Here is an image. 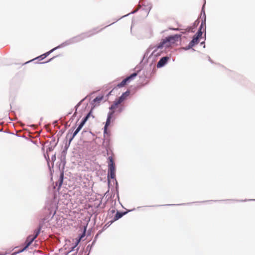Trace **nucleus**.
Returning <instances> with one entry per match:
<instances>
[{
	"label": "nucleus",
	"instance_id": "obj_1",
	"mask_svg": "<svg viewBox=\"0 0 255 255\" xmlns=\"http://www.w3.org/2000/svg\"><path fill=\"white\" fill-rule=\"evenodd\" d=\"M180 35L178 34H175L173 35L168 36L165 38L161 40V42L157 44L156 45L153 46L152 47H150L148 50L151 49H153L150 56L157 57L160 55V52L158 51L159 49H162L164 47L165 48L169 47L172 44L175 43L178 40Z\"/></svg>",
	"mask_w": 255,
	"mask_h": 255
},
{
	"label": "nucleus",
	"instance_id": "obj_2",
	"mask_svg": "<svg viewBox=\"0 0 255 255\" xmlns=\"http://www.w3.org/2000/svg\"><path fill=\"white\" fill-rule=\"evenodd\" d=\"M42 227V223H40L39 224L38 228L34 231V234L29 235L27 237V238L24 242V247L19 252H21L24 251L31 245V244L34 241V240L39 235V234L41 230Z\"/></svg>",
	"mask_w": 255,
	"mask_h": 255
},
{
	"label": "nucleus",
	"instance_id": "obj_3",
	"mask_svg": "<svg viewBox=\"0 0 255 255\" xmlns=\"http://www.w3.org/2000/svg\"><path fill=\"white\" fill-rule=\"evenodd\" d=\"M108 186L110 185V178L112 179H116V166L114 161V159L112 156H109L108 157Z\"/></svg>",
	"mask_w": 255,
	"mask_h": 255
},
{
	"label": "nucleus",
	"instance_id": "obj_4",
	"mask_svg": "<svg viewBox=\"0 0 255 255\" xmlns=\"http://www.w3.org/2000/svg\"><path fill=\"white\" fill-rule=\"evenodd\" d=\"M92 31H89L86 32L82 33L79 35L73 37L71 38L73 44L78 43L83 39L89 37L96 34V32H94Z\"/></svg>",
	"mask_w": 255,
	"mask_h": 255
},
{
	"label": "nucleus",
	"instance_id": "obj_5",
	"mask_svg": "<svg viewBox=\"0 0 255 255\" xmlns=\"http://www.w3.org/2000/svg\"><path fill=\"white\" fill-rule=\"evenodd\" d=\"M115 112L116 111H110L108 113L107 120L104 126V133H107L108 128L110 126L111 123L115 120L114 115Z\"/></svg>",
	"mask_w": 255,
	"mask_h": 255
},
{
	"label": "nucleus",
	"instance_id": "obj_6",
	"mask_svg": "<svg viewBox=\"0 0 255 255\" xmlns=\"http://www.w3.org/2000/svg\"><path fill=\"white\" fill-rule=\"evenodd\" d=\"M203 23H201V24L200 26L199 30H198L197 33L192 38V46L200 42L201 39H203V37H202L203 34Z\"/></svg>",
	"mask_w": 255,
	"mask_h": 255
},
{
	"label": "nucleus",
	"instance_id": "obj_7",
	"mask_svg": "<svg viewBox=\"0 0 255 255\" xmlns=\"http://www.w3.org/2000/svg\"><path fill=\"white\" fill-rule=\"evenodd\" d=\"M137 75V72H134L130 74L129 76L125 78L121 83L118 84V87H123L125 85L129 82L131 80L133 79Z\"/></svg>",
	"mask_w": 255,
	"mask_h": 255
},
{
	"label": "nucleus",
	"instance_id": "obj_8",
	"mask_svg": "<svg viewBox=\"0 0 255 255\" xmlns=\"http://www.w3.org/2000/svg\"><path fill=\"white\" fill-rule=\"evenodd\" d=\"M169 58V57L167 56L161 58L157 63V67L160 68L164 67L167 64Z\"/></svg>",
	"mask_w": 255,
	"mask_h": 255
},
{
	"label": "nucleus",
	"instance_id": "obj_9",
	"mask_svg": "<svg viewBox=\"0 0 255 255\" xmlns=\"http://www.w3.org/2000/svg\"><path fill=\"white\" fill-rule=\"evenodd\" d=\"M71 44H73V42L71 38H70L69 39H67L65 41L63 42L61 44H59L57 46L54 47V49L56 50L58 49L61 48Z\"/></svg>",
	"mask_w": 255,
	"mask_h": 255
},
{
	"label": "nucleus",
	"instance_id": "obj_10",
	"mask_svg": "<svg viewBox=\"0 0 255 255\" xmlns=\"http://www.w3.org/2000/svg\"><path fill=\"white\" fill-rule=\"evenodd\" d=\"M55 50L54 49V48H53V49H51L50 51L37 57L36 58H35V59H39L40 60H41L43 59H44L45 58H46L47 56H48L49 54H50L52 52H53V51H54ZM34 59H32V60H34ZM30 61H31V60L30 61H29L27 62H26L25 63H28V62H30Z\"/></svg>",
	"mask_w": 255,
	"mask_h": 255
},
{
	"label": "nucleus",
	"instance_id": "obj_11",
	"mask_svg": "<svg viewBox=\"0 0 255 255\" xmlns=\"http://www.w3.org/2000/svg\"><path fill=\"white\" fill-rule=\"evenodd\" d=\"M63 179H64V172H63V171H62L60 173L58 181L56 183V185L57 186H58V188H60L61 185H62L63 182Z\"/></svg>",
	"mask_w": 255,
	"mask_h": 255
},
{
	"label": "nucleus",
	"instance_id": "obj_12",
	"mask_svg": "<svg viewBox=\"0 0 255 255\" xmlns=\"http://www.w3.org/2000/svg\"><path fill=\"white\" fill-rule=\"evenodd\" d=\"M127 212L117 211L114 218V221L119 220L124 215H126Z\"/></svg>",
	"mask_w": 255,
	"mask_h": 255
},
{
	"label": "nucleus",
	"instance_id": "obj_13",
	"mask_svg": "<svg viewBox=\"0 0 255 255\" xmlns=\"http://www.w3.org/2000/svg\"><path fill=\"white\" fill-rule=\"evenodd\" d=\"M80 129H79V128H77V129L74 131V132L73 133V134L70 137L69 139V142H68V147L69 146L70 144V143L72 141V140L73 139V138H74V137L77 134V133L80 131Z\"/></svg>",
	"mask_w": 255,
	"mask_h": 255
},
{
	"label": "nucleus",
	"instance_id": "obj_14",
	"mask_svg": "<svg viewBox=\"0 0 255 255\" xmlns=\"http://www.w3.org/2000/svg\"><path fill=\"white\" fill-rule=\"evenodd\" d=\"M130 91L129 90H127L125 92L123 93L122 95L119 97L121 100L124 101L127 98L129 95Z\"/></svg>",
	"mask_w": 255,
	"mask_h": 255
},
{
	"label": "nucleus",
	"instance_id": "obj_15",
	"mask_svg": "<svg viewBox=\"0 0 255 255\" xmlns=\"http://www.w3.org/2000/svg\"><path fill=\"white\" fill-rule=\"evenodd\" d=\"M92 109L90 110V111L87 114V115L84 117V118L82 120V121H83L84 123H86L89 117L91 116L93 118H94V117L92 115Z\"/></svg>",
	"mask_w": 255,
	"mask_h": 255
},
{
	"label": "nucleus",
	"instance_id": "obj_16",
	"mask_svg": "<svg viewBox=\"0 0 255 255\" xmlns=\"http://www.w3.org/2000/svg\"><path fill=\"white\" fill-rule=\"evenodd\" d=\"M86 227H84V230L82 234H80L79 236V239L77 242V244H78L79 242L82 240V239L85 236L86 234Z\"/></svg>",
	"mask_w": 255,
	"mask_h": 255
},
{
	"label": "nucleus",
	"instance_id": "obj_17",
	"mask_svg": "<svg viewBox=\"0 0 255 255\" xmlns=\"http://www.w3.org/2000/svg\"><path fill=\"white\" fill-rule=\"evenodd\" d=\"M118 105H119L114 101L113 104L109 107L110 111H115V109L118 108Z\"/></svg>",
	"mask_w": 255,
	"mask_h": 255
},
{
	"label": "nucleus",
	"instance_id": "obj_18",
	"mask_svg": "<svg viewBox=\"0 0 255 255\" xmlns=\"http://www.w3.org/2000/svg\"><path fill=\"white\" fill-rule=\"evenodd\" d=\"M103 99V96H98L96 97L93 100V102L94 103H100Z\"/></svg>",
	"mask_w": 255,
	"mask_h": 255
},
{
	"label": "nucleus",
	"instance_id": "obj_19",
	"mask_svg": "<svg viewBox=\"0 0 255 255\" xmlns=\"http://www.w3.org/2000/svg\"><path fill=\"white\" fill-rule=\"evenodd\" d=\"M191 49V41L189 42L188 46L186 47H182L180 48L181 50H187Z\"/></svg>",
	"mask_w": 255,
	"mask_h": 255
},
{
	"label": "nucleus",
	"instance_id": "obj_20",
	"mask_svg": "<svg viewBox=\"0 0 255 255\" xmlns=\"http://www.w3.org/2000/svg\"><path fill=\"white\" fill-rule=\"evenodd\" d=\"M103 230H100L98 234L95 236V238H94V239L92 242V245H94L95 243H96V241H97V239L99 236V235L101 234V233L102 232Z\"/></svg>",
	"mask_w": 255,
	"mask_h": 255
},
{
	"label": "nucleus",
	"instance_id": "obj_21",
	"mask_svg": "<svg viewBox=\"0 0 255 255\" xmlns=\"http://www.w3.org/2000/svg\"><path fill=\"white\" fill-rule=\"evenodd\" d=\"M115 181L116 182V187H115L116 191L117 192V196L119 198V185H118V181H117V180L115 179Z\"/></svg>",
	"mask_w": 255,
	"mask_h": 255
},
{
	"label": "nucleus",
	"instance_id": "obj_22",
	"mask_svg": "<svg viewBox=\"0 0 255 255\" xmlns=\"http://www.w3.org/2000/svg\"><path fill=\"white\" fill-rule=\"evenodd\" d=\"M85 100V99H83V100H82L80 102H79L77 105L76 106H75V108H76V111L74 113L73 116L75 115L76 114V113H77V108L79 106H80V105L81 104V103Z\"/></svg>",
	"mask_w": 255,
	"mask_h": 255
},
{
	"label": "nucleus",
	"instance_id": "obj_23",
	"mask_svg": "<svg viewBox=\"0 0 255 255\" xmlns=\"http://www.w3.org/2000/svg\"><path fill=\"white\" fill-rule=\"evenodd\" d=\"M85 124V123L81 121L77 128L81 130Z\"/></svg>",
	"mask_w": 255,
	"mask_h": 255
},
{
	"label": "nucleus",
	"instance_id": "obj_24",
	"mask_svg": "<svg viewBox=\"0 0 255 255\" xmlns=\"http://www.w3.org/2000/svg\"><path fill=\"white\" fill-rule=\"evenodd\" d=\"M94 245H92V244L91 245H89L87 246L86 247V251H88L89 252V253H90V252H91V250L92 249V247Z\"/></svg>",
	"mask_w": 255,
	"mask_h": 255
},
{
	"label": "nucleus",
	"instance_id": "obj_25",
	"mask_svg": "<svg viewBox=\"0 0 255 255\" xmlns=\"http://www.w3.org/2000/svg\"><path fill=\"white\" fill-rule=\"evenodd\" d=\"M115 102H116L118 105H120V104H121L123 101L122 100H121L120 98H119L118 99H116V100L115 101Z\"/></svg>",
	"mask_w": 255,
	"mask_h": 255
},
{
	"label": "nucleus",
	"instance_id": "obj_26",
	"mask_svg": "<svg viewBox=\"0 0 255 255\" xmlns=\"http://www.w3.org/2000/svg\"><path fill=\"white\" fill-rule=\"evenodd\" d=\"M115 102H116L118 105H120V104H121L123 101L122 100H121L120 98H119L118 99H116V100L115 101Z\"/></svg>",
	"mask_w": 255,
	"mask_h": 255
},
{
	"label": "nucleus",
	"instance_id": "obj_27",
	"mask_svg": "<svg viewBox=\"0 0 255 255\" xmlns=\"http://www.w3.org/2000/svg\"><path fill=\"white\" fill-rule=\"evenodd\" d=\"M77 244H77V243H76V245H75L74 246H73V247H71V249H70V250L69 251V252L68 253V254H70V253H71L72 252H73V251L74 250V249H75V248H76V247L77 246Z\"/></svg>",
	"mask_w": 255,
	"mask_h": 255
},
{
	"label": "nucleus",
	"instance_id": "obj_28",
	"mask_svg": "<svg viewBox=\"0 0 255 255\" xmlns=\"http://www.w3.org/2000/svg\"><path fill=\"white\" fill-rule=\"evenodd\" d=\"M57 56H54L53 57H52L51 58H50L49 60L45 62H41L40 63V64H44V63H48L50 61H51L53 59H54L55 57H56Z\"/></svg>",
	"mask_w": 255,
	"mask_h": 255
},
{
	"label": "nucleus",
	"instance_id": "obj_29",
	"mask_svg": "<svg viewBox=\"0 0 255 255\" xmlns=\"http://www.w3.org/2000/svg\"><path fill=\"white\" fill-rule=\"evenodd\" d=\"M110 148L109 147V145H107L106 147V150L107 151V155H109V154H110Z\"/></svg>",
	"mask_w": 255,
	"mask_h": 255
},
{
	"label": "nucleus",
	"instance_id": "obj_30",
	"mask_svg": "<svg viewBox=\"0 0 255 255\" xmlns=\"http://www.w3.org/2000/svg\"><path fill=\"white\" fill-rule=\"evenodd\" d=\"M137 10H138V9H135V10H134V11H133L131 12L130 13H129L123 16V17H126V16H127L128 15H129V14H133V13H135Z\"/></svg>",
	"mask_w": 255,
	"mask_h": 255
},
{
	"label": "nucleus",
	"instance_id": "obj_31",
	"mask_svg": "<svg viewBox=\"0 0 255 255\" xmlns=\"http://www.w3.org/2000/svg\"><path fill=\"white\" fill-rule=\"evenodd\" d=\"M124 108L123 107H121L119 108L118 112L119 113H121V112H122L124 111Z\"/></svg>",
	"mask_w": 255,
	"mask_h": 255
},
{
	"label": "nucleus",
	"instance_id": "obj_32",
	"mask_svg": "<svg viewBox=\"0 0 255 255\" xmlns=\"http://www.w3.org/2000/svg\"><path fill=\"white\" fill-rule=\"evenodd\" d=\"M54 148V147H52V146L49 147L47 149V151H51L53 150Z\"/></svg>",
	"mask_w": 255,
	"mask_h": 255
},
{
	"label": "nucleus",
	"instance_id": "obj_33",
	"mask_svg": "<svg viewBox=\"0 0 255 255\" xmlns=\"http://www.w3.org/2000/svg\"><path fill=\"white\" fill-rule=\"evenodd\" d=\"M51 160L53 162L56 160V155H55V154L52 155V156L51 157Z\"/></svg>",
	"mask_w": 255,
	"mask_h": 255
},
{
	"label": "nucleus",
	"instance_id": "obj_34",
	"mask_svg": "<svg viewBox=\"0 0 255 255\" xmlns=\"http://www.w3.org/2000/svg\"><path fill=\"white\" fill-rule=\"evenodd\" d=\"M102 29H100V31H101ZM92 30H93V32H96V33H98L99 31H99H97V28H94V29L91 30V31H92Z\"/></svg>",
	"mask_w": 255,
	"mask_h": 255
},
{
	"label": "nucleus",
	"instance_id": "obj_35",
	"mask_svg": "<svg viewBox=\"0 0 255 255\" xmlns=\"http://www.w3.org/2000/svg\"><path fill=\"white\" fill-rule=\"evenodd\" d=\"M199 23V21H198L197 20H196L194 23V26H195L196 25H197Z\"/></svg>",
	"mask_w": 255,
	"mask_h": 255
},
{
	"label": "nucleus",
	"instance_id": "obj_36",
	"mask_svg": "<svg viewBox=\"0 0 255 255\" xmlns=\"http://www.w3.org/2000/svg\"><path fill=\"white\" fill-rule=\"evenodd\" d=\"M182 204H167L166 206H175V205H181Z\"/></svg>",
	"mask_w": 255,
	"mask_h": 255
},
{
	"label": "nucleus",
	"instance_id": "obj_37",
	"mask_svg": "<svg viewBox=\"0 0 255 255\" xmlns=\"http://www.w3.org/2000/svg\"><path fill=\"white\" fill-rule=\"evenodd\" d=\"M68 143H66V144H65V148L67 149L69 146L68 147Z\"/></svg>",
	"mask_w": 255,
	"mask_h": 255
},
{
	"label": "nucleus",
	"instance_id": "obj_38",
	"mask_svg": "<svg viewBox=\"0 0 255 255\" xmlns=\"http://www.w3.org/2000/svg\"><path fill=\"white\" fill-rule=\"evenodd\" d=\"M107 227H108L107 225V224H106V225H105L104 226V227H103V230L106 229L107 228Z\"/></svg>",
	"mask_w": 255,
	"mask_h": 255
},
{
	"label": "nucleus",
	"instance_id": "obj_39",
	"mask_svg": "<svg viewBox=\"0 0 255 255\" xmlns=\"http://www.w3.org/2000/svg\"><path fill=\"white\" fill-rule=\"evenodd\" d=\"M112 91H110L109 94H108V96L110 95L111 94V93H112Z\"/></svg>",
	"mask_w": 255,
	"mask_h": 255
},
{
	"label": "nucleus",
	"instance_id": "obj_40",
	"mask_svg": "<svg viewBox=\"0 0 255 255\" xmlns=\"http://www.w3.org/2000/svg\"><path fill=\"white\" fill-rule=\"evenodd\" d=\"M77 255V252H76V253H74V254H72V255Z\"/></svg>",
	"mask_w": 255,
	"mask_h": 255
},
{
	"label": "nucleus",
	"instance_id": "obj_41",
	"mask_svg": "<svg viewBox=\"0 0 255 255\" xmlns=\"http://www.w3.org/2000/svg\"><path fill=\"white\" fill-rule=\"evenodd\" d=\"M122 17H123L122 16V17H121V18H118V19H117V20H116V21H118V20H120V19L122 18Z\"/></svg>",
	"mask_w": 255,
	"mask_h": 255
},
{
	"label": "nucleus",
	"instance_id": "obj_42",
	"mask_svg": "<svg viewBox=\"0 0 255 255\" xmlns=\"http://www.w3.org/2000/svg\"><path fill=\"white\" fill-rule=\"evenodd\" d=\"M122 17H123L122 16V17H121V18H118V19H117V20H116V21H118V20H120V19L122 18Z\"/></svg>",
	"mask_w": 255,
	"mask_h": 255
},
{
	"label": "nucleus",
	"instance_id": "obj_43",
	"mask_svg": "<svg viewBox=\"0 0 255 255\" xmlns=\"http://www.w3.org/2000/svg\"><path fill=\"white\" fill-rule=\"evenodd\" d=\"M122 17H123L122 16V17H121V18H118V19H117V20H116V21H118V20H120V19L122 18Z\"/></svg>",
	"mask_w": 255,
	"mask_h": 255
},
{
	"label": "nucleus",
	"instance_id": "obj_44",
	"mask_svg": "<svg viewBox=\"0 0 255 255\" xmlns=\"http://www.w3.org/2000/svg\"><path fill=\"white\" fill-rule=\"evenodd\" d=\"M134 210V209H132V210H129L128 212H130V211H133Z\"/></svg>",
	"mask_w": 255,
	"mask_h": 255
},
{
	"label": "nucleus",
	"instance_id": "obj_45",
	"mask_svg": "<svg viewBox=\"0 0 255 255\" xmlns=\"http://www.w3.org/2000/svg\"><path fill=\"white\" fill-rule=\"evenodd\" d=\"M150 8H151V7H150V8H149V10L147 11V14H148L149 11V10H150Z\"/></svg>",
	"mask_w": 255,
	"mask_h": 255
},
{
	"label": "nucleus",
	"instance_id": "obj_46",
	"mask_svg": "<svg viewBox=\"0 0 255 255\" xmlns=\"http://www.w3.org/2000/svg\"><path fill=\"white\" fill-rule=\"evenodd\" d=\"M63 162H64V163H63V166H64V165H65V161H63Z\"/></svg>",
	"mask_w": 255,
	"mask_h": 255
},
{
	"label": "nucleus",
	"instance_id": "obj_47",
	"mask_svg": "<svg viewBox=\"0 0 255 255\" xmlns=\"http://www.w3.org/2000/svg\"><path fill=\"white\" fill-rule=\"evenodd\" d=\"M82 255V253H81V252L79 253V255Z\"/></svg>",
	"mask_w": 255,
	"mask_h": 255
},
{
	"label": "nucleus",
	"instance_id": "obj_48",
	"mask_svg": "<svg viewBox=\"0 0 255 255\" xmlns=\"http://www.w3.org/2000/svg\"><path fill=\"white\" fill-rule=\"evenodd\" d=\"M203 43H204V41H202V42H201V44H202Z\"/></svg>",
	"mask_w": 255,
	"mask_h": 255
},
{
	"label": "nucleus",
	"instance_id": "obj_49",
	"mask_svg": "<svg viewBox=\"0 0 255 255\" xmlns=\"http://www.w3.org/2000/svg\"><path fill=\"white\" fill-rule=\"evenodd\" d=\"M2 131V129L1 128V129H0V132H1Z\"/></svg>",
	"mask_w": 255,
	"mask_h": 255
},
{
	"label": "nucleus",
	"instance_id": "obj_50",
	"mask_svg": "<svg viewBox=\"0 0 255 255\" xmlns=\"http://www.w3.org/2000/svg\"><path fill=\"white\" fill-rule=\"evenodd\" d=\"M68 135H69V133H68V134H67L66 137H67L68 136Z\"/></svg>",
	"mask_w": 255,
	"mask_h": 255
},
{
	"label": "nucleus",
	"instance_id": "obj_51",
	"mask_svg": "<svg viewBox=\"0 0 255 255\" xmlns=\"http://www.w3.org/2000/svg\"><path fill=\"white\" fill-rule=\"evenodd\" d=\"M57 122V121H55L54 122V123H56Z\"/></svg>",
	"mask_w": 255,
	"mask_h": 255
},
{
	"label": "nucleus",
	"instance_id": "obj_52",
	"mask_svg": "<svg viewBox=\"0 0 255 255\" xmlns=\"http://www.w3.org/2000/svg\"><path fill=\"white\" fill-rule=\"evenodd\" d=\"M113 222V221H111V224H112Z\"/></svg>",
	"mask_w": 255,
	"mask_h": 255
},
{
	"label": "nucleus",
	"instance_id": "obj_53",
	"mask_svg": "<svg viewBox=\"0 0 255 255\" xmlns=\"http://www.w3.org/2000/svg\"><path fill=\"white\" fill-rule=\"evenodd\" d=\"M42 118H41L40 121H42Z\"/></svg>",
	"mask_w": 255,
	"mask_h": 255
},
{
	"label": "nucleus",
	"instance_id": "obj_54",
	"mask_svg": "<svg viewBox=\"0 0 255 255\" xmlns=\"http://www.w3.org/2000/svg\"><path fill=\"white\" fill-rule=\"evenodd\" d=\"M160 205H156V207H158V206H160Z\"/></svg>",
	"mask_w": 255,
	"mask_h": 255
}]
</instances>
